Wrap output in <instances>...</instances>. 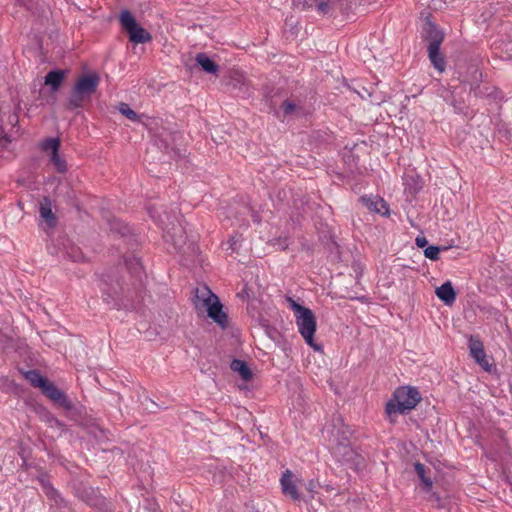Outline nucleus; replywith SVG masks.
Returning a JSON list of instances; mask_svg holds the SVG:
<instances>
[{"mask_svg":"<svg viewBox=\"0 0 512 512\" xmlns=\"http://www.w3.org/2000/svg\"><path fill=\"white\" fill-rule=\"evenodd\" d=\"M334 456L341 462L355 463L359 454L353 449L351 443L335 444L333 446Z\"/></svg>","mask_w":512,"mask_h":512,"instance_id":"18","label":"nucleus"},{"mask_svg":"<svg viewBox=\"0 0 512 512\" xmlns=\"http://www.w3.org/2000/svg\"><path fill=\"white\" fill-rule=\"evenodd\" d=\"M449 105L453 107L455 113H464L465 105L463 102L457 101L456 99H452L449 102Z\"/></svg>","mask_w":512,"mask_h":512,"instance_id":"36","label":"nucleus"},{"mask_svg":"<svg viewBox=\"0 0 512 512\" xmlns=\"http://www.w3.org/2000/svg\"><path fill=\"white\" fill-rule=\"evenodd\" d=\"M18 6L24 7L33 15H38L41 10L39 0H15Z\"/></svg>","mask_w":512,"mask_h":512,"instance_id":"30","label":"nucleus"},{"mask_svg":"<svg viewBox=\"0 0 512 512\" xmlns=\"http://www.w3.org/2000/svg\"><path fill=\"white\" fill-rule=\"evenodd\" d=\"M195 61L206 73L216 75L217 72L219 71V65L214 60H212L206 53H198L195 57Z\"/></svg>","mask_w":512,"mask_h":512,"instance_id":"25","label":"nucleus"},{"mask_svg":"<svg viewBox=\"0 0 512 512\" xmlns=\"http://www.w3.org/2000/svg\"><path fill=\"white\" fill-rule=\"evenodd\" d=\"M421 399V394L416 387H398L393 393V398L387 402L385 412L390 420L393 421V415L409 413Z\"/></svg>","mask_w":512,"mask_h":512,"instance_id":"5","label":"nucleus"},{"mask_svg":"<svg viewBox=\"0 0 512 512\" xmlns=\"http://www.w3.org/2000/svg\"><path fill=\"white\" fill-rule=\"evenodd\" d=\"M447 249L448 247L446 246L440 247L436 245H430L424 249V256L432 261H437L439 259L440 252Z\"/></svg>","mask_w":512,"mask_h":512,"instance_id":"32","label":"nucleus"},{"mask_svg":"<svg viewBox=\"0 0 512 512\" xmlns=\"http://www.w3.org/2000/svg\"><path fill=\"white\" fill-rule=\"evenodd\" d=\"M435 294L446 305H452L457 297V293L450 281H446L440 287H437Z\"/></svg>","mask_w":512,"mask_h":512,"instance_id":"22","label":"nucleus"},{"mask_svg":"<svg viewBox=\"0 0 512 512\" xmlns=\"http://www.w3.org/2000/svg\"><path fill=\"white\" fill-rule=\"evenodd\" d=\"M66 75V70L53 69L46 74L44 84L49 86L52 92H57L60 89Z\"/></svg>","mask_w":512,"mask_h":512,"instance_id":"20","label":"nucleus"},{"mask_svg":"<svg viewBox=\"0 0 512 512\" xmlns=\"http://www.w3.org/2000/svg\"><path fill=\"white\" fill-rule=\"evenodd\" d=\"M257 322L259 326L263 329L268 328V324H270V321L261 315L257 318Z\"/></svg>","mask_w":512,"mask_h":512,"instance_id":"39","label":"nucleus"},{"mask_svg":"<svg viewBox=\"0 0 512 512\" xmlns=\"http://www.w3.org/2000/svg\"><path fill=\"white\" fill-rule=\"evenodd\" d=\"M289 301H290V306L295 313V317H297L299 314L303 313L304 311H306L308 309L307 307H304V306L300 305L299 303H297L296 301H294L292 298H289Z\"/></svg>","mask_w":512,"mask_h":512,"instance_id":"35","label":"nucleus"},{"mask_svg":"<svg viewBox=\"0 0 512 512\" xmlns=\"http://www.w3.org/2000/svg\"><path fill=\"white\" fill-rule=\"evenodd\" d=\"M415 243H416L417 247L424 248L427 246L428 240L424 236H417L415 239Z\"/></svg>","mask_w":512,"mask_h":512,"instance_id":"38","label":"nucleus"},{"mask_svg":"<svg viewBox=\"0 0 512 512\" xmlns=\"http://www.w3.org/2000/svg\"><path fill=\"white\" fill-rule=\"evenodd\" d=\"M296 324L298 331L304 338L307 345L313 348L315 351H321L322 345L315 342L314 335L316 332V317L311 309H307L303 313L296 317Z\"/></svg>","mask_w":512,"mask_h":512,"instance_id":"9","label":"nucleus"},{"mask_svg":"<svg viewBox=\"0 0 512 512\" xmlns=\"http://www.w3.org/2000/svg\"><path fill=\"white\" fill-rule=\"evenodd\" d=\"M69 486L76 498L95 511L115 512L113 502L102 495L98 487L91 486L79 477H73L69 482Z\"/></svg>","mask_w":512,"mask_h":512,"instance_id":"4","label":"nucleus"},{"mask_svg":"<svg viewBox=\"0 0 512 512\" xmlns=\"http://www.w3.org/2000/svg\"><path fill=\"white\" fill-rule=\"evenodd\" d=\"M230 368L233 372H236L239 374L242 380L248 382L251 381L253 378V373L251 369L249 368L248 364L240 359H233Z\"/></svg>","mask_w":512,"mask_h":512,"instance_id":"27","label":"nucleus"},{"mask_svg":"<svg viewBox=\"0 0 512 512\" xmlns=\"http://www.w3.org/2000/svg\"><path fill=\"white\" fill-rule=\"evenodd\" d=\"M122 29L127 33L129 41L134 44H144L152 40L151 34L144 29L129 10H123L119 16Z\"/></svg>","mask_w":512,"mask_h":512,"instance_id":"8","label":"nucleus"},{"mask_svg":"<svg viewBox=\"0 0 512 512\" xmlns=\"http://www.w3.org/2000/svg\"><path fill=\"white\" fill-rule=\"evenodd\" d=\"M469 350L470 355L479 366H481L485 371L491 370V364L487 359L482 341L471 336L469 339Z\"/></svg>","mask_w":512,"mask_h":512,"instance_id":"13","label":"nucleus"},{"mask_svg":"<svg viewBox=\"0 0 512 512\" xmlns=\"http://www.w3.org/2000/svg\"><path fill=\"white\" fill-rule=\"evenodd\" d=\"M280 109L282 110L285 117H300L304 114L303 106L292 99H285L281 103Z\"/></svg>","mask_w":512,"mask_h":512,"instance_id":"26","label":"nucleus"},{"mask_svg":"<svg viewBox=\"0 0 512 512\" xmlns=\"http://www.w3.org/2000/svg\"><path fill=\"white\" fill-rule=\"evenodd\" d=\"M314 488H315V485H314L313 481H311V482L309 483V486H308V488H307V489H308V491L313 492V491H314Z\"/></svg>","mask_w":512,"mask_h":512,"instance_id":"42","label":"nucleus"},{"mask_svg":"<svg viewBox=\"0 0 512 512\" xmlns=\"http://www.w3.org/2000/svg\"><path fill=\"white\" fill-rule=\"evenodd\" d=\"M47 398H49L55 405L72 411L75 406L64 391L59 389L53 382L49 381L44 389L41 391Z\"/></svg>","mask_w":512,"mask_h":512,"instance_id":"12","label":"nucleus"},{"mask_svg":"<svg viewBox=\"0 0 512 512\" xmlns=\"http://www.w3.org/2000/svg\"><path fill=\"white\" fill-rule=\"evenodd\" d=\"M51 162L59 173H65L68 169L66 160L60 156L59 152L51 154Z\"/></svg>","mask_w":512,"mask_h":512,"instance_id":"33","label":"nucleus"},{"mask_svg":"<svg viewBox=\"0 0 512 512\" xmlns=\"http://www.w3.org/2000/svg\"><path fill=\"white\" fill-rule=\"evenodd\" d=\"M175 139V134L172 133H161L155 136L154 145L161 150L164 154L168 155L169 158L175 159L181 156L180 149H176L172 146L171 141Z\"/></svg>","mask_w":512,"mask_h":512,"instance_id":"14","label":"nucleus"},{"mask_svg":"<svg viewBox=\"0 0 512 512\" xmlns=\"http://www.w3.org/2000/svg\"><path fill=\"white\" fill-rule=\"evenodd\" d=\"M25 379L36 388L41 389V391L44 389L46 384L49 382V379L42 376L40 372L36 369L29 370L25 373Z\"/></svg>","mask_w":512,"mask_h":512,"instance_id":"28","label":"nucleus"},{"mask_svg":"<svg viewBox=\"0 0 512 512\" xmlns=\"http://www.w3.org/2000/svg\"><path fill=\"white\" fill-rule=\"evenodd\" d=\"M226 85L232 90H239L246 94L248 92V84L245 76L240 71H232Z\"/></svg>","mask_w":512,"mask_h":512,"instance_id":"24","label":"nucleus"},{"mask_svg":"<svg viewBox=\"0 0 512 512\" xmlns=\"http://www.w3.org/2000/svg\"><path fill=\"white\" fill-rule=\"evenodd\" d=\"M476 98L484 99H501L502 93L501 91L496 88L495 86H492L490 84H480L479 87H476L475 90L472 92Z\"/></svg>","mask_w":512,"mask_h":512,"instance_id":"23","label":"nucleus"},{"mask_svg":"<svg viewBox=\"0 0 512 512\" xmlns=\"http://www.w3.org/2000/svg\"><path fill=\"white\" fill-rule=\"evenodd\" d=\"M263 330L271 339H274L276 334L278 333L277 329L271 324H268V328H264Z\"/></svg>","mask_w":512,"mask_h":512,"instance_id":"37","label":"nucleus"},{"mask_svg":"<svg viewBox=\"0 0 512 512\" xmlns=\"http://www.w3.org/2000/svg\"><path fill=\"white\" fill-rule=\"evenodd\" d=\"M42 149L46 152L51 151V154L59 152L60 141L58 138H47L42 144Z\"/></svg>","mask_w":512,"mask_h":512,"instance_id":"34","label":"nucleus"},{"mask_svg":"<svg viewBox=\"0 0 512 512\" xmlns=\"http://www.w3.org/2000/svg\"><path fill=\"white\" fill-rule=\"evenodd\" d=\"M463 84L469 85L470 92L472 93L476 87H479L483 82V73L475 66L468 68L467 72L463 75L461 80Z\"/></svg>","mask_w":512,"mask_h":512,"instance_id":"21","label":"nucleus"},{"mask_svg":"<svg viewBox=\"0 0 512 512\" xmlns=\"http://www.w3.org/2000/svg\"><path fill=\"white\" fill-rule=\"evenodd\" d=\"M414 467H415V472H416L417 476L419 477V479L421 480V482L424 485V490L426 492L431 491V489L433 487V481L429 476H427L426 466L420 462H416Z\"/></svg>","mask_w":512,"mask_h":512,"instance_id":"29","label":"nucleus"},{"mask_svg":"<svg viewBox=\"0 0 512 512\" xmlns=\"http://www.w3.org/2000/svg\"><path fill=\"white\" fill-rule=\"evenodd\" d=\"M118 110L123 116L133 122H139L141 119V116L131 109L127 103L121 102L118 106Z\"/></svg>","mask_w":512,"mask_h":512,"instance_id":"31","label":"nucleus"},{"mask_svg":"<svg viewBox=\"0 0 512 512\" xmlns=\"http://www.w3.org/2000/svg\"><path fill=\"white\" fill-rule=\"evenodd\" d=\"M39 214L48 229H54L57 226L58 220L55 213L52 211V201L49 197L45 196L41 200Z\"/></svg>","mask_w":512,"mask_h":512,"instance_id":"16","label":"nucleus"},{"mask_svg":"<svg viewBox=\"0 0 512 512\" xmlns=\"http://www.w3.org/2000/svg\"><path fill=\"white\" fill-rule=\"evenodd\" d=\"M362 0H305L308 7L315 6L323 15L332 16L336 11L343 15H349L361 3Z\"/></svg>","mask_w":512,"mask_h":512,"instance_id":"7","label":"nucleus"},{"mask_svg":"<svg viewBox=\"0 0 512 512\" xmlns=\"http://www.w3.org/2000/svg\"><path fill=\"white\" fill-rule=\"evenodd\" d=\"M149 216L160 225L163 230V237L167 243L173 245L177 253L186 254L195 253L196 245L194 241L188 240V235L184 225L183 217L176 212H167L163 207H148Z\"/></svg>","mask_w":512,"mask_h":512,"instance_id":"2","label":"nucleus"},{"mask_svg":"<svg viewBox=\"0 0 512 512\" xmlns=\"http://www.w3.org/2000/svg\"><path fill=\"white\" fill-rule=\"evenodd\" d=\"M359 201L369 211H373L382 215H389V207L383 198H380L378 196L371 197L363 195L359 198Z\"/></svg>","mask_w":512,"mask_h":512,"instance_id":"17","label":"nucleus"},{"mask_svg":"<svg viewBox=\"0 0 512 512\" xmlns=\"http://www.w3.org/2000/svg\"><path fill=\"white\" fill-rule=\"evenodd\" d=\"M54 421H55V424L58 426V427H62L63 424L61 421H59L58 419L54 418Z\"/></svg>","mask_w":512,"mask_h":512,"instance_id":"43","label":"nucleus"},{"mask_svg":"<svg viewBox=\"0 0 512 512\" xmlns=\"http://www.w3.org/2000/svg\"><path fill=\"white\" fill-rule=\"evenodd\" d=\"M442 97L444 99V101L449 104V102L452 100V99H455L454 98V95L452 92L448 91V90H445L442 94Z\"/></svg>","mask_w":512,"mask_h":512,"instance_id":"40","label":"nucleus"},{"mask_svg":"<svg viewBox=\"0 0 512 512\" xmlns=\"http://www.w3.org/2000/svg\"><path fill=\"white\" fill-rule=\"evenodd\" d=\"M423 40L427 43L428 57L434 68L440 73L444 72L446 62L440 52V46L444 40V33L431 21H427L423 27Z\"/></svg>","mask_w":512,"mask_h":512,"instance_id":"6","label":"nucleus"},{"mask_svg":"<svg viewBox=\"0 0 512 512\" xmlns=\"http://www.w3.org/2000/svg\"><path fill=\"white\" fill-rule=\"evenodd\" d=\"M208 293V297L203 300V304L207 308L208 317L211 318L220 327L226 328L228 325V316L225 312H223V306L219 301V298L210 290H208Z\"/></svg>","mask_w":512,"mask_h":512,"instance_id":"11","label":"nucleus"},{"mask_svg":"<svg viewBox=\"0 0 512 512\" xmlns=\"http://www.w3.org/2000/svg\"><path fill=\"white\" fill-rule=\"evenodd\" d=\"M100 83V77L96 72L85 73L78 77L70 91L64 108L68 111L83 109L91 102Z\"/></svg>","mask_w":512,"mask_h":512,"instance_id":"3","label":"nucleus"},{"mask_svg":"<svg viewBox=\"0 0 512 512\" xmlns=\"http://www.w3.org/2000/svg\"><path fill=\"white\" fill-rule=\"evenodd\" d=\"M124 262L130 283L122 279L118 267H112L102 274L98 287L103 302L110 308L133 311L144 298L147 276L140 258L135 255L125 256Z\"/></svg>","mask_w":512,"mask_h":512,"instance_id":"1","label":"nucleus"},{"mask_svg":"<svg viewBox=\"0 0 512 512\" xmlns=\"http://www.w3.org/2000/svg\"><path fill=\"white\" fill-rule=\"evenodd\" d=\"M281 488L282 492L285 496L290 497L294 501L300 500V494L298 492L297 486L295 485L293 481V474L290 470H286L281 479Z\"/></svg>","mask_w":512,"mask_h":512,"instance_id":"19","label":"nucleus"},{"mask_svg":"<svg viewBox=\"0 0 512 512\" xmlns=\"http://www.w3.org/2000/svg\"><path fill=\"white\" fill-rule=\"evenodd\" d=\"M72 253H73V254L71 255V257H72L73 261H78V260H80V256L78 255V254H79V253H78V251H76V250H72Z\"/></svg>","mask_w":512,"mask_h":512,"instance_id":"41","label":"nucleus"},{"mask_svg":"<svg viewBox=\"0 0 512 512\" xmlns=\"http://www.w3.org/2000/svg\"><path fill=\"white\" fill-rule=\"evenodd\" d=\"M499 33L501 39L497 49H499L500 57L503 59L512 58V11H510L505 19L501 20Z\"/></svg>","mask_w":512,"mask_h":512,"instance_id":"10","label":"nucleus"},{"mask_svg":"<svg viewBox=\"0 0 512 512\" xmlns=\"http://www.w3.org/2000/svg\"><path fill=\"white\" fill-rule=\"evenodd\" d=\"M332 422L333 429L331 431V434L334 438L335 444L351 443L350 439L353 432L349 426L343 424L342 417L338 415L333 418Z\"/></svg>","mask_w":512,"mask_h":512,"instance_id":"15","label":"nucleus"}]
</instances>
